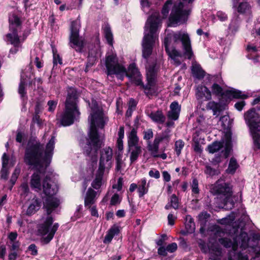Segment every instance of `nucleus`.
<instances>
[{"mask_svg":"<svg viewBox=\"0 0 260 260\" xmlns=\"http://www.w3.org/2000/svg\"><path fill=\"white\" fill-rule=\"evenodd\" d=\"M1 177L3 179H6L8 177V172L7 168L2 167L1 172Z\"/></svg>","mask_w":260,"mask_h":260,"instance_id":"61","label":"nucleus"},{"mask_svg":"<svg viewBox=\"0 0 260 260\" xmlns=\"http://www.w3.org/2000/svg\"><path fill=\"white\" fill-rule=\"evenodd\" d=\"M96 192L91 188H89L85 198L84 205L86 208H90L95 202Z\"/></svg>","mask_w":260,"mask_h":260,"instance_id":"20","label":"nucleus"},{"mask_svg":"<svg viewBox=\"0 0 260 260\" xmlns=\"http://www.w3.org/2000/svg\"><path fill=\"white\" fill-rule=\"evenodd\" d=\"M128 108L135 110L137 106L136 101L133 99H131L128 102Z\"/></svg>","mask_w":260,"mask_h":260,"instance_id":"64","label":"nucleus"},{"mask_svg":"<svg viewBox=\"0 0 260 260\" xmlns=\"http://www.w3.org/2000/svg\"><path fill=\"white\" fill-rule=\"evenodd\" d=\"M207 108L212 110L213 112V115H214L217 114V113L220 111L218 104L213 101L210 102L208 103Z\"/></svg>","mask_w":260,"mask_h":260,"instance_id":"34","label":"nucleus"},{"mask_svg":"<svg viewBox=\"0 0 260 260\" xmlns=\"http://www.w3.org/2000/svg\"><path fill=\"white\" fill-rule=\"evenodd\" d=\"M225 95L228 96L229 97H233L234 98H242L245 99L247 98L244 94H243L241 91L236 90L235 89L232 88L230 90H227L225 91Z\"/></svg>","mask_w":260,"mask_h":260,"instance_id":"25","label":"nucleus"},{"mask_svg":"<svg viewBox=\"0 0 260 260\" xmlns=\"http://www.w3.org/2000/svg\"><path fill=\"white\" fill-rule=\"evenodd\" d=\"M9 161V156L6 153H4L2 156V167L7 168Z\"/></svg>","mask_w":260,"mask_h":260,"instance_id":"52","label":"nucleus"},{"mask_svg":"<svg viewBox=\"0 0 260 260\" xmlns=\"http://www.w3.org/2000/svg\"><path fill=\"white\" fill-rule=\"evenodd\" d=\"M184 143L182 140H179L175 142V150L178 156L180 155L181 153V150L184 147Z\"/></svg>","mask_w":260,"mask_h":260,"instance_id":"36","label":"nucleus"},{"mask_svg":"<svg viewBox=\"0 0 260 260\" xmlns=\"http://www.w3.org/2000/svg\"><path fill=\"white\" fill-rule=\"evenodd\" d=\"M25 83L23 81H21L19 88L18 93L20 95L21 98L23 101L27 99L26 92L25 90Z\"/></svg>","mask_w":260,"mask_h":260,"instance_id":"33","label":"nucleus"},{"mask_svg":"<svg viewBox=\"0 0 260 260\" xmlns=\"http://www.w3.org/2000/svg\"><path fill=\"white\" fill-rule=\"evenodd\" d=\"M163 179L166 182H169L171 180V176L167 171L162 172Z\"/></svg>","mask_w":260,"mask_h":260,"instance_id":"62","label":"nucleus"},{"mask_svg":"<svg viewBox=\"0 0 260 260\" xmlns=\"http://www.w3.org/2000/svg\"><path fill=\"white\" fill-rule=\"evenodd\" d=\"M149 183H147L146 179H141L138 183V192L140 198L143 197L148 191Z\"/></svg>","mask_w":260,"mask_h":260,"instance_id":"21","label":"nucleus"},{"mask_svg":"<svg viewBox=\"0 0 260 260\" xmlns=\"http://www.w3.org/2000/svg\"><path fill=\"white\" fill-rule=\"evenodd\" d=\"M149 175L151 177L158 179L160 177V173L158 170H151L149 172Z\"/></svg>","mask_w":260,"mask_h":260,"instance_id":"50","label":"nucleus"},{"mask_svg":"<svg viewBox=\"0 0 260 260\" xmlns=\"http://www.w3.org/2000/svg\"><path fill=\"white\" fill-rule=\"evenodd\" d=\"M122 158V154L119 153L116 158V170L117 171H119L122 167L123 162Z\"/></svg>","mask_w":260,"mask_h":260,"instance_id":"42","label":"nucleus"},{"mask_svg":"<svg viewBox=\"0 0 260 260\" xmlns=\"http://www.w3.org/2000/svg\"><path fill=\"white\" fill-rule=\"evenodd\" d=\"M190 9L188 5L182 2L174 3L169 17V21L172 26L184 23L187 21Z\"/></svg>","mask_w":260,"mask_h":260,"instance_id":"10","label":"nucleus"},{"mask_svg":"<svg viewBox=\"0 0 260 260\" xmlns=\"http://www.w3.org/2000/svg\"><path fill=\"white\" fill-rule=\"evenodd\" d=\"M113 150L110 147L103 148L101 151V156L99 169L104 170L111 167Z\"/></svg>","mask_w":260,"mask_h":260,"instance_id":"13","label":"nucleus"},{"mask_svg":"<svg viewBox=\"0 0 260 260\" xmlns=\"http://www.w3.org/2000/svg\"><path fill=\"white\" fill-rule=\"evenodd\" d=\"M170 110L168 112L167 116L170 119L176 120L179 116L181 111V107L178 103L174 101L170 105Z\"/></svg>","mask_w":260,"mask_h":260,"instance_id":"19","label":"nucleus"},{"mask_svg":"<svg viewBox=\"0 0 260 260\" xmlns=\"http://www.w3.org/2000/svg\"><path fill=\"white\" fill-rule=\"evenodd\" d=\"M163 141L168 143L170 141L169 136L164 134L157 135L155 137L153 144H148V149L153 157L157 156L159 144Z\"/></svg>","mask_w":260,"mask_h":260,"instance_id":"14","label":"nucleus"},{"mask_svg":"<svg viewBox=\"0 0 260 260\" xmlns=\"http://www.w3.org/2000/svg\"><path fill=\"white\" fill-rule=\"evenodd\" d=\"M149 117L152 120L157 123L162 124L166 120V117L161 111L158 110L156 112H151L149 115Z\"/></svg>","mask_w":260,"mask_h":260,"instance_id":"22","label":"nucleus"},{"mask_svg":"<svg viewBox=\"0 0 260 260\" xmlns=\"http://www.w3.org/2000/svg\"><path fill=\"white\" fill-rule=\"evenodd\" d=\"M196 98L201 101H208L211 99V93L208 88L203 85H199L196 89Z\"/></svg>","mask_w":260,"mask_h":260,"instance_id":"15","label":"nucleus"},{"mask_svg":"<svg viewBox=\"0 0 260 260\" xmlns=\"http://www.w3.org/2000/svg\"><path fill=\"white\" fill-rule=\"evenodd\" d=\"M123 185V179L122 178H119L116 184L113 185V188H116L118 191L121 190Z\"/></svg>","mask_w":260,"mask_h":260,"instance_id":"48","label":"nucleus"},{"mask_svg":"<svg viewBox=\"0 0 260 260\" xmlns=\"http://www.w3.org/2000/svg\"><path fill=\"white\" fill-rule=\"evenodd\" d=\"M198 185V180L196 178H193L191 184V189L193 193H198L199 192Z\"/></svg>","mask_w":260,"mask_h":260,"instance_id":"41","label":"nucleus"},{"mask_svg":"<svg viewBox=\"0 0 260 260\" xmlns=\"http://www.w3.org/2000/svg\"><path fill=\"white\" fill-rule=\"evenodd\" d=\"M147 80L146 85H143L145 94L149 98L156 95L157 92V88L155 83L156 70L155 66L152 65L147 68Z\"/></svg>","mask_w":260,"mask_h":260,"instance_id":"12","label":"nucleus"},{"mask_svg":"<svg viewBox=\"0 0 260 260\" xmlns=\"http://www.w3.org/2000/svg\"><path fill=\"white\" fill-rule=\"evenodd\" d=\"M54 136H52L47 143L43 154L42 145L39 142H29L25 150L24 161L30 166H34L37 171L31 176L30 180L31 187L37 191L43 189V192L47 196L44 202V206L46 209L48 216L42 219V222L38 226V232L40 234L45 236L43 239L45 244L48 243L53 238L57 230L59 225L57 223H53V218L49 215L59 205V200L53 197L58 191L57 185L51 182L50 177L47 175L43 180L42 185L41 178L44 175L45 170L49 165L52 155L55 143Z\"/></svg>","mask_w":260,"mask_h":260,"instance_id":"1","label":"nucleus"},{"mask_svg":"<svg viewBox=\"0 0 260 260\" xmlns=\"http://www.w3.org/2000/svg\"><path fill=\"white\" fill-rule=\"evenodd\" d=\"M211 192L215 195H221L224 198V206L226 209H232L234 206V202L231 198L232 188L230 184L222 180H218L210 188Z\"/></svg>","mask_w":260,"mask_h":260,"instance_id":"9","label":"nucleus"},{"mask_svg":"<svg viewBox=\"0 0 260 260\" xmlns=\"http://www.w3.org/2000/svg\"><path fill=\"white\" fill-rule=\"evenodd\" d=\"M47 105L48 106V111L50 112L54 111L57 105V102L54 101H49Z\"/></svg>","mask_w":260,"mask_h":260,"instance_id":"47","label":"nucleus"},{"mask_svg":"<svg viewBox=\"0 0 260 260\" xmlns=\"http://www.w3.org/2000/svg\"><path fill=\"white\" fill-rule=\"evenodd\" d=\"M8 41L13 45V47L10 50L11 54H15L21 47V44L18 35L16 32L9 33L7 35Z\"/></svg>","mask_w":260,"mask_h":260,"instance_id":"17","label":"nucleus"},{"mask_svg":"<svg viewBox=\"0 0 260 260\" xmlns=\"http://www.w3.org/2000/svg\"><path fill=\"white\" fill-rule=\"evenodd\" d=\"M192 73L193 76L199 79L203 78L205 75V72L201 67L198 64L192 66Z\"/></svg>","mask_w":260,"mask_h":260,"instance_id":"26","label":"nucleus"},{"mask_svg":"<svg viewBox=\"0 0 260 260\" xmlns=\"http://www.w3.org/2000/svg\"><path fill=\"white\" fill-rule=\"evenodd\" d=\"M211 88L212 93L216 96H222L224 94L222 88L217 83H214Z\"/></svg>","mask_w":260,"mask_h":260,"instance_id":"32","label":"nucleus"},{"mask_svg":"<svg viewBox=\"0 0 260 260\" xmlns=\"http://www.w3.org/2000/svg\"><path fill=\"white\" fill-rule=\"evenodd\" d=\"M81 22L79 19L72 21L70 26V46L77 51L81 52L85 42L82 37L79 36Z\"/></svg>","mask_w":260,"mask_h":260,"instance_id":"11","label":"nucleus"},{"mask_svg":"<svg viewBox=\"0 0 260 260\" xmlns=\"http://www.w3.org/2000/svg\"><path fill=\"white\" fill-rule=\"evenodd\" d=\"M97 59L96 56L94 54L92 51H89V55L87 58V62L86 63L85 71L87 72L88 68L92 67L95 62Z\"/></svg>","mask_w":260,"mask_h":260,"instance_id":"28","label":"nucleus"},{"mask_svg":"<svg viewBox=\"0 0 260 260\" xmlns=\"http://www.w3.org/2000/svg\"><path fill=\"white\" fill-rule=\"evenodd\" d=\"M116 146L119 151H122L123 149V139H117Z\"/></svg>","mask_w":260,"mask_h":260,"instance_id":"63","label":"nucleus"},{"mask_svg":"<svg viewBox=\"0 0 260 260\" xmlns=\"http://www.w3.org/2000/svg\"><path fill=\"white\" fill-rule=\"evenodd\" d=\"M113 238V236H112L111 233H109V232H108V233L106 234V235L105 237L104 240V243H109L112 241V239Z\"/></svg>","mask_w":260,"mask_h":260,"instance_id":"55","label":"nucleus"},{"mask_svg":"<svg viewBox=\"0 0 260 260\" xmlns=\"http://www.w3.org/2000/svg\"><path fill=\"white\" fill-rule=\"evenodd\" d=\"M217 17L222 21L227 19V15L223 12L219 11L217 13Z\"/></svg>","mask_w":260,"mask_h":260,"instance_id":"58","label":"nucleus"},{"mask_svg":"<svg viewBox=\"0 0 260 260\" xmlns=\"http://www.w3.org/2000/svg\"><path fill=\"white\" fill-rule=\"evenodd\" d=\"M27 204V208L26 211V214L30 216L39 210L41 206V201L39 199L34 197L30 200L28 201Z\"/></svg>","mask_w":260,"mask_h":260,"instance_id":"18","label":"nucleus"},{"mask_svg":"<svg viewBox=\"0 0 260 260\" xmlns=\"http://www.w3.org/2000/svg\"><path fill=\"white\" fill-rule=\"evenodd\" d=\"M171 206L175 209H177L179 207L178 199L174 194H172L170 198Z\"/></svg>","mask_w":260,"mask_h":260,"instance_id":"38","label":"nucleus"},{"mask_svg":"<svg viewBox=\"0 0 260 260\" xmlns=\"http://www.w3.org/2000/svg\"><path fill=\"white\" fill-rule=\"evenodd\" d=\"M9 21L10 29L12 32H16L17 34L18 30L20 28L21 21L18 17L16 12H13L9 14Z\"/></svg>","mask_w":260,"mask_h":260,"instance_id":"16","label":"nucleus"},{"mask_svg":"<svg viewBox=\"0 0 260 260\" xmlns=\"http://www.w3.org/2000/svg\"><path fill=\"white\" fill-rule=\"evenodd\" d=\"M35 64L37 68L40 69L43 67V62L38 56H36L34 60Z\"/></svg>","mask_w":260,"mask_h":260,"instance_id":"57","label":"nucleus"},{"mask_svg":"<svg viewBox=\"0 0 260 260\" xmlns=\"http://www.w3.org/2000/svg\"><path fill=\"white\" fill-rule=\"evenodd\" d=\"M121 199L117 193H115L111 198L110 204L111 205H116L119 204L121 202Z\"/></svg>","mask_w":260,"mask_h":260,"instance_id":"39","label":"nucleus"},{"mask_svg":"<svg viewBox=\"0 0 260 260\" xmlns=\"http://www.w3.org/2000/svg\"><path fill=\"white\" fill-rule=\"evenodd\" d=\"M142 151V142L140 141L137 136V130L133 128L127 137V152L131 165L137 161Z\"/></svg>","mask_w":260,"mask_h":260,"instance_id":"8","label":"nucleus"},{"mask_svg":"<svg viewBox=\"0 0 260 260\" xmlns=\"http://www.w3.org/2000/svg\"><path fill=\"white\" fill-rule=\"evenodd\" d=\"M28 250L31 251V254L36 255L38 253L37 246L35 244H31L28 247Z\"/></svg>","mask_w":260,"mask_h":260,"instance_id":"56","label":"nucleus"},{"mask_svg":"<svg viewBox=\"0 0 260 260\" xmlns=\"http://www.w3.org/2000/svg\"><path fill=\"white\" fill-rule=\"evenodd\" d=\"M249 9V6L247 3H240L238 8L237 11L238 13L243 14L248 11Z\"/></svg>","mask_w":260,"mask_h":260,"instance_id":"37","label":"nucleus"},{"mask_svg":"<svg viewBox=\"0 0 260 260\" xmlns=\"http://www.w3.org/2000/svg\"><path fill=\"white\" fill-rule=\"evenodd\" d=\"M143 138L145 140H149L153 138V133L151 129H148L144 131Z\"/></svg>","mask_w":260,"mask_h":260,"instance_id":"44","label":"nucleus"},{"mask_svg":"<svg viewBox=\"0 0 260 260\" xmlns=\"http://www.w3.org/2000/svg\"><path fill=\"white\" fill-rule=\"evenodd\" d=\"M9 244L11 250L14 251L17 250L20 246V244L18 241L9 242Z\"/></svg>","mask_w":260,"mask_h":260,"instance_id":"46","label":"nucleus"},{"mask_svg":"<svg viewBox=\"0 0 260 260\" xmlns=\"http://www.w3.org/2000/svg\"><path fill=\"white\" fill-rule=\"evenodd\" d=\"M205 173L210 177H213L219 175L220 172L219 169H215L210 166H206Z\"/></svg>","mask_w":260,"mask_h":260,"instance_id":"35","label":"nucleus"},{"mask_svg":"<svg viewBox=\"0 0 260 260\" xmlns=\"http://www.w3.org/2000/svg\"><path fill=\"white\" fill-rule=\"evenodd\" d=\"M234 220V218L233 216L231 217L230 216L229 218L226 217L225 218L222 219L221 220V223L231 225L232 223H233Z\"/></svg>","mask_w":260,"mask_h":260,"instance_id":"49","label":"nucleus"},{"mask_svg":"<svg viewBox=\"0 0 260 260\" xmlns=\"http://www.w3.org/2000/svg\"><path fill=\"white\" fill-rule=\"evenodd\" d=\"M57 63L62 64V60L59 55L53 51V68Z\"/></svg>","mask_w":260,"mask_h":260,"instance_id":"45","label":"nucleus"},{"mask_svg":"<svg viewBox=\"0 0 260 260\" xmlns=\"http://www.w3.org/2000/svg\"><path fill=\"white\" fill-rule=\"evenodd\" d=\"M20 169L19 168H16L15 169V170L11 176V178L10 179V181L13 185H14L15 184V183L16 182V181L20 174Z\"/></svg>","mask_w":260,"mask_h":260,"instance_id":"40","label":"nucleus"},{"mask_svg":"<svg viewBox=\"0 0 260 260\" xmlns=\"http://www.w3.org/2000/svg\"><path fill=\"white\" fill-rule=\"evenodd\" d=\"M105 170L98 169L96 172L95 178L93 181L91 185L95 189H99L102 184V179Z\"/></svg>","mask_w":260,"mask_h":260,"instance_id":"23","label":"nucleus"},{"mask_svg":"<svg viewBox=\"0 0 260 260\" xmlns=\"http://www.w3.org/2000/svg\"><path fill=\"white\" fill-rule=\"evenodd\" d=\"M78 94L76 90L70 88L65 103V109L57 116L59 126H67L72 125L80 114L78 106Z\"/></svg>","mask_w":260,"mask_h":260,"instance_id":"6","label":"nucleus"},{"mask_svg":"<svg viewBox=\"0 0 260 260\" xmlns=\"http://www.w3.org/2000/svg\"><path fill=\"white\" fill-rule=\"evenodd\" d=\"M108 231L114 237V236L118 234L119 233V229L118 226H113Z\"/></svg>","mask_w":260,"mask_h":260,"instance_id":"53","label":"nucleus"},{"mask_svg":"<svg viewBox=\"0 0 260 260\" xmlns=\"http://www.w3.org/2000/svg\"><path fill=\"white\" fill-rule=\"evenodd\" d=\"M104 34L108 43L111 45L113 44V34L112 33L110 26L106 24L103 28Z\"/></svg>","mask_w":260,"mask_h":260,"instance_id":"27","label":"nucleus"},{"mask_svg":"<svg viewBox=\"0 0 260 260\" xmlns=\"http://www.w3.org/2000/svg\"><path fill=\"white\" fill-rule=\"evenodd\" d=\"M238 167L237 160L234 157H232L230 159L229 167L226 170V172L229 173L233 174L235 172L236 169Z\"/></svg>","mask_w":260,"mask_h":260,"instance_id":"29","label":"nucleus"},{"mask_svg":"<svg viewBox=\"0 0 260 260\" xmlns=\"http://www.w3.org/2000/svg\"><path fill=\"white\" fill-rule=\"evenodd\" d=\"M223 146V143L220 142H215L210 145L208 147L209 152L214 153L219 151Z\"/></svg>","mask_w":260,"mask_h":260,"instance_id":"31","label":"nucleus"},{"mask_svg":"<svg viewBox=\"0 0 260 260\" xmlns=\"http://www.w3.org/2000/svg\"><path fill=\"white\" fill-rule=\"evenodd\" d=\"M246 123L249 127L253 138L254 149L260 150V135L256 132H260V116L254 109H252L244 115Z\"/></svg>","mask_w":260,"mask_h":260,"instance_id":"7","label":"nucleus"},{"mask_svg":"<svg viewBox=\"0 0 260 260\" xmlns=\"http://www.w3.org/2000/svg\"><path fill=\"white\" fill-rule=\"evenodd\" d=\"M172 5V0H167L163 6L161 14L162 15V18H166L168 16L170 9Z\"/></svg>","mask_w":260,"mask_h":260,"instance_id":"30","label":"nucleus"},{"mask_svg":"<svg viewBox=\"0 0 260 260\" xmlns=\"http://www.w3.org/2000/svg\"><path fill=\"white\" fill-rule=\"evenodd\" d=\"M167 251L170 252H173L177 248V245L176 243H172L170 244H169L167 247Z\"/></svg>","mask_w":260,"mask_h":260,"instance_id":"51","label":"nucleus"},{"mask_svg":"<svg viewBox=\"0 0 260 260\" xmlns=\"http://www.w3.org/2000/svg\"><path fill=\"white\" fill-rule=\"evenodd\" d=\"M231 141L230 138H228L225 143V152L224 155L225 157H227L231 151Z\"/></svg>","mask_w":260,"mask_h":260,"instance_id":"43","label":"nucleus"},{"mask_svg":"<svg viewBox=\"0 0 260 260\" xmlns=\"http://www.w3.org/2000/svg\"><path fill=\"white\" fill-rule=\"evenodd\" d=\"M176 217L172 214H169L168 216V222L170 225H173L174 224V222Z\"/></svg>","mask_w":260,"mask_h":260,"instance_id":"60","label":"nucleus"},{"mask_svg":"<svg viewBox=\"0 0 260 260\" xmlns=\"http://www.w3.org/2000/svg\"><path fill=\"white\" fill-rule=\"evenodd\" d=\"M17 233L16 232H11L8 235V239L10 242L16 241V240L17 237Z\"/></svg>","mask_w":260,"mask_h":260,"instance_id":"54","label":"nucleus"},{"mask_svg":"<svg viewBox=\"0 0 260 260\" xmlns=\"http://www.w3.org/2000/svg\"><path fill=\"white\" fill-rule=\"evenodd\" d=\"M173 41L175 43L181 42L184 55L188 58L191 59L193 56V51L191 46V41L188 35L184 32H173L167 35L164 40L165 50L169 57L173 60L176 65L180 64L181 62L178 57L181 56V53L175 48H169V46Z\"/></svg>","mask_w":260,"mask_h":260,"instance_id":"4","label":"nucleus"},{"mask_svg":"<svg viewBox=\"0 0 260 260\" xmlns=\"http://www.w3.org/2000/svg\"><path fill=\"white\" fill-rule=\"evenodd\" d=\"M245 103L244 101H240L239 102L236 103L235 104V107L239 111H241L243 108V107L245 106Z\"/></svg>","mask_w":260,"mask_h":260,"instance_id":"59","label":"nucleus"},{"mask_svg":"<svg viewBox=\"0 0 260 260\" xmlns=\"http://www.w3.org/2000/svg\"><path fill=\"white\" fill-rule=\"evenodd\" d=\"M185 226L187 232L188 233H192L195 231V223L193 218L189 215L186 216Z\"/></svg>","mask_w":260,"mask_h":260,"instance_id":"24","label":"nucleus"},{"mask_svg":"<svg viewBox=\"0 0 260 260\" xmlns=\"http://www.w3.org/2000/svg\"><path fill=\"white\" fill-rule=\"evenodd\" d=\"M106 67L108 76L116 75L118 79L122 80L125 76L131 78L133 82L136 85L143 88L144 85L142 81V77L138 69L134 64L129 65L127 72L123 66L118 62L117 57L112 54L107 57Z\"/></svg>","mask_w":260,"mask_h":260,"instance_id":"3","label":"nucleus"},{"mask_svg":"<svg viewBox=\"0 0 260 260\" xmlns=\"http://www.w3.org/2000/svg\"><path fill=\"white\" fill-rule=\"evenodd\" d=\"M160 23L161 19L158 12L152 13L146 23L142 46V56L146 59L151 55L153 48L158 42L156 31Z\"/></svg>","mask_w":260,"mask_h":260,"instance_id":"5","label":"nucleus"},{"mask_svg":"<svg viewBox=\"0 0 260 260\" xmlns=\"http://www.w3.org/2000/svg\"><path fill=\"white\" fill-rule=\"evenodd\" d=\"M91 113L88 119L90 121V128L87 142L83 147V152L87 155H95L102 145V142L98 133L96 126L103 128L106 120L102 110L99 107L96 101L91 102Z\"/></svg>","mask_w":260,"mask_h":260,"instance_id":"2","label":"nucleus"}]
</instances>
